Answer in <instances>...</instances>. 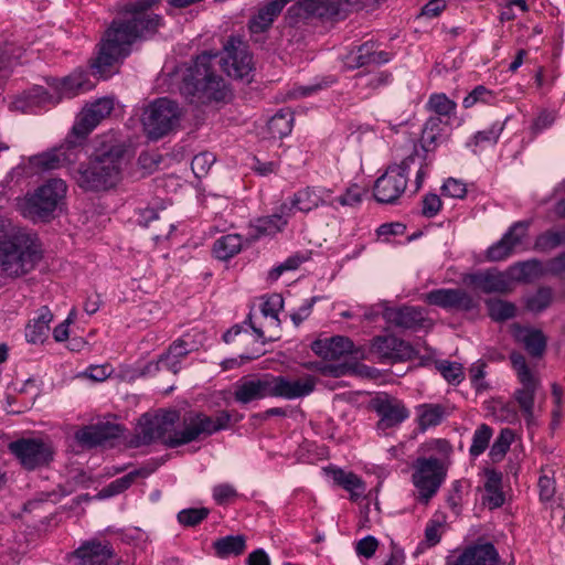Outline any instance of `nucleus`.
Segmentation results:
<instances>
[{
  "instance_id": "nucleus-1",
  "label": "nucleus",
  "mask_w": 565,
  "mask_h": 565,
  "mask_svg": "<svg viewBox=\"0 0 565 565\" xmlns=\"http://www.w3.org/2000/svg\"><path fill=\"white\" fill-rule=\"evenodd\" d=\"M156 0H136L114 19L102 38L97 56L92 61V74L108 78L118 72V64L131 52V45L153 34L161 21L160 15L149 12Z\"/></svg>"
},
{
  "instance_id": "nucleus-2",
  "label": "nucleus",
  "mask_w": 565,
  "mask_h": 565,
  "mask_svg": "<svg viewBox=\"0 0 565 565\" xmlns=\"http://www.w3.org/2000/svg\"><path fill=\"white\" fill-rule=\"evenodd\" d=\"M127 161V148L124 143L102 142L89 161L77 168L75 180L86 191L108 190L119 182Z\"/></svg>"
},
{
  "instance_id": "nucleus-3",
  "label": "nucleus",
  "mask_w": 565,
  "mask_h": 565,
  "mask_svg": "<svg viewBox=\"0 0 565 565\" xmlns=\"http://www.w3.org/2000/svg\"><path fill=\"white\" fill-rule=\"evenodd\" d=\"M216 57L217 54L204 52L186 70L180 90L191 103L225 102L230 97L224 78L212 70V60Z\"/></svg>"
},
{
  "instance_id": "nucleus-4",
  "label": "nucleus",
  "mask_w": 565,
  "mask_h": 565,
  "mask_svg": "<svg viewBox=\"0 0 565 565\" xmlns=\"http://www.w3.org/2000/svg\"><path fill=\"white\" fill-rule=\"evenodd\" d=\"M36 237L18 231L11 235L0 230V267L8 277H19L32 270L41 259Z\"/></svg>"
},
{
  "instance_id": "nucleus-5",
  "label": "nucleus",
  "mask_w": 565,
  "mask_h": 565,
  "mask_svg": "<svg viewBox=\"0 0 565 565\" xmlns=\"http://www.w3.org/2000/svg\"><path fill=\"white\" fill-rule=\"evenodd\" d=\"M412 166H417L415 191L422 188L427 174L426 158L417 151L407 156L399 164L390 166L374 184V198L379 203L393 204L404 193L407 185V174Z\"/></svg>"
},
{
  "instance_id": "nucleus-6",
  "label": "nucleus",
  "mask_w": 565,
  "mask_h": 565,
  "mask_svg": "<svg viewBox=\"0 0 565 565\" xmlns=\"http://www.w3.org/2000/svg\"><path fill=\"white\" fill-rule=\"evenodd\" d=\"M242 418L243 415L237 412L228 411H218L213 416L196 413L184 419L182 430L177 433L168 444L172 447L189 444L201 436H211L220 430L228 429L233 423H238Z\"/></svg>"
},
{
  "instance_id": "nucleus-7",
  "label": "nucleus",
  "mask_w": 565,
  "mask_h": 565,
  "mask_svg": "<svg viewBox=\"0 0 565 565\" xmlns=\"http://www.w3.org/2000/svg\"><path fill=\"white\" fill-rule=\"evenodd\" d=\"M67 185L62 179H50L29 194L21 205L22 213L32 221L50 220L65 198Z\"/></svg>"
},
{
  "instance_id": "nucleus-8",
  "label": "nucleus",
  "mask_w": 565,
  "mask_h": 565,
  "mask_svg": "<svg viewBox=\"0 0 565 565\" xmlns=\"http://www.w3.org/2000/svg\"><path fill=\"white\" fill-rule=\"evenodd\" d=\"M181 108L168 98H158L151 103L142 116V125L147 136L158 140L173 130L180 122Z\"/></svg>"
},
{
  "instance_id": "nucleus-9",
  "label": "nucleus",
  "mask_w": 565,
  "mask_h": 565,
  "mask_svg": "<svg viewBox=\"0 0 565 565\" xmlns=\"http://www.w3.org/2000/svg\"><path fill=\"white\" fill-rule=\"evenodd\" d=\"M412 481L417 490V499L423 503L437 493L447 476V468L436 457H419L412 465Z\"/></svg>"
},
{
  "instance_id": "nucleus-10",
  "label": "nucleus",
  "mask_w": 565,
  "mask_h": 565,
  "mask_svg": "<svg viewBox=\"0 0 565 565\" xmlns=\"http://www.w3.org/2000/svg\"><path fill=\"white\" fill-rule=\"evenodd\" d=\"M180 414L175 409L160 411L154 415L143 414L136 428V444L149 445L156 440L161 439L167 446L179 430H175L172 435H168L179 420ZM182 429H180L181 431ZM171 448H173L171 446Z\"/></svg>"
},
{
  "instance_id": "nucleus-11",
  "label": "nucleus",
  "mask_w": 565,
  "mask_h": 565,
  "mask_svg": "<svg viewBox=\"0 0 565 565\" xmlns=\"http://www.w3.org/2000/svg\"><path fill=\"white\" fill-rule=\"evenodd\" d=\"M218 64L230 77L250 81L249 76L254 71L253 57L241 40L231 38L227 41Z\"/></svg>"
},
{
  "instance_id": "nucleus-12",
  "label": "nucleus",
  "mask_w": 565,
  "mask_h": 565,
  "mask_svg": "<svg viewBox=\"0 0 565 565\" xmlns=\"http://www.w3.org/2000/svg\"><path fill=\"white\" fill-rule=\"evenodd\" d=\"M67 139L64 145L51 151L33 156L29 159L30 166L36 171H50L76 163L83 152L82 140Z\"/></svg>"
},
{
  "instance_id": "nucleus-13",
  "label": "nucleus",
  "mask_w": 565,
  "mask_h": 565,
  "mask_svg": "<svg viewBox=\"0 0 565 565\" xmlns=\"http://www.w3.org/2000/svg\"><path fill=\"white\" fill-rule=\"evenodd\" d=\"M9 450L28 470H34L52 460V450L38 438H20L9 444Z\"/></svg>"
},
{
  "instance_id": "nucleus-14",
  "label": "nucleus",
  "mask_w": 565,
  "mask_h": 565,
  "mask_svg": "<svg viewBox=\"0 0 565 565\" xmlns=\"http://www.w3.org/2000/svg\"><path fill=\"white\" fill-rule=\"evenodd\" d=\"M370 405L379 416L377 429L383 431L397 427L409 417V412L404 403L386 393L374 396Z\"/></svg>"
},
{
  "instance_id": "nucleus-15",
  "label": "nucleus",
  "mask_w": 565,
  "mask_h": 565,
  "mask_svg": "<svg viewBox=\"0 0 565 565\" xmlns=\"http://www.w3.org/2000/svg\"><path fill=\"white\" fill-rule=\"evenodd\" d=\"M72 558L74 565H119L121 562L109 542L96 539L84 542Z\"/></svg>"
},
{
  "instance_id": "nucleus-16",
  "label": "nucleus",
  "mask_w": 565,
  "mask_h": 565,
  "mask_svg": "<svg viewBox=\"0 0 565 565\" xmlns=\"http://www.w3.org/2000/svg\"><path fill=\"white\" fill-rule=\"evenodd\" d=\"M351 6V0H302L292 6L289 13L303 18L341 19L345 17Z\"/></svg>"
},
{
  "instance_id": "nucleus-17",
  "label": "nucleus",
  "mask_w": 565,
  "mask_h": 565,
  "mask_svg": "<svg viewBox=\"0 0 565 565\" xmlns=\"http://www.w3.org/2000/svg\"><path fill=\"white\" fill-rule=\"evenodd\" d=\"M114 109L111 98H99L87 105L78 115L76 122L72 129V136L85 139L86 136Z\"/></svg>"
},
{
  "instance_id": "nucleus-18",
  "label": "nucleus",
  "mask_w": 565,
  "mask_h": 565,
  "mask_svg": "<svg viewBox=\"0 0 565 565\" xmlns=\"http://www.w3.org/2000/svg\"><path fill=\"white\" fill-rule=\"evenodd\" d=\"M273 397L271 374L242 377L235 384L234 398L241 404Z\"/></svg>"
},
{
  "instance_id": "nucleus-19",
  "label": "nucleus",
  "mask_w": 565,
  "mask_h": 565,
  "mask_svg": "<svg viewBox=\"0 0 565 565\" xmlns=\"http://www.w3.org/2000/svg\"><path fill=\"white\" fill-rule=\"evenodd\" d=\"M316 387V379L312 375L288 377L271 374L273 397L296 399L308 396Z\"/></svg>"
},
{
  "instance_id": "nucleus-20",
  "label": "nucleus",
  "mask_w": 565,
  "mask_h": 565,
  "mask_svg": "<svg viewBox=\"0 0 565 565\" xmlns=\"http://www.w3.org/2000/svg\"><path fill=\"white\" fill-rule=\"evenodd\" d=\"M425 301L446 310L471 311L477 307L473 298L462 289H435L425 295Z\"/></svg>"
},
{
  "instance_id": "nucleus-21",
  "label": "nucleus",
  "mask_w": 565,
  "mask_h": 565,
  "mask_svg": "<svg viewBox=\"0 0 565 565\" xmlns=\"http://www.w3.org/2000/svg\"><path fill=\"white\" fill-rule=\"evenodd\" d=\"M499 563L500 555L494 545L479 540L466 546L450 565H498Z\"/></svg>"
},
{
  "instance_id": "nucleus-22",
  "label": "nucleus",
  "mask_w": 565,
  "mask_h": 565,
  "mask_svg": "<svg viewBox=\"0 0 565 565\" xmlns=\"http://www.w3.org/2000/svg\"><path fill=\"white\" fill-rule=\"evenodd\" d=\"M121 433L122 429L119 425L102 422L82 427L75 433V439L82 447L93 448L110 439L118 438Z\"/></svg>"
},
{
  "instance_id": "nucleus-23",
  "label": "nucleus",
  "mask_w": 565,
  "mask_h": 565,
  "mask_svg": "<svg viewBox=\"0 0 565 565\" xmlns=\"http://www.w3.org/2000/svg\"><path fill=\"white\" fill-rule=\"evenodd\" d=\"M391 60V54L379 50V44L372 40L362 43L350 51L344 63L350 68H359L369 65H381Z\"/></svg>"
},
{
  "instance_id": "nucleus-24",
  "label": "nucleus",
  "mask_w": 565,
  "mask_h": 565,
  "mask_svg": "<svg viewBox=\"0 0 565 565\" xmlns=\"http://www.w3.org/2000/svg\"><path fill=\"white\" fill-rule=\"evenodd\" d=\"M330 193L331 191L324 188L307 186L298 190L289 201H285L282 204L289 207L291 216L296 211L309 213L320 205L326 204V200L330 196Z\"/></svg>"
},
{
  "instance_id": "nucleus-25",
  "label": "nucleus",
  "mask_w": 565,
  "mask_h": 565,
  "mask_svg": "<svg viewBox=\"0 0 565 565\" xmlns=\"http://www.w3.org/2000/svg\"><path fill=\"white\" fill-rule=\"evenodd\" d=\"M529 227L527 222H516L502 238L490 246L487 250V257L491 262H500L508 258L514 248L522 243Z\"/></svg>"
},
{
  "instance_id": "nucleus-26",
  "label": "nucleus",
  "mask_w": 565,
  "mask_h": 565,
  "mask_svg": "<svg viewBox=\"0 0 565 565\" xmlns=\"http://www.w3.org/2000/svg\"><path fill=\"white\" fill-rule=\"evenodd\" d=\"M383 317L388 323L409 330L425 328L428 322L424 310L417 307L386 308Z\"/></svg>"
},
{
  "instance_id": "nucleus-27",
  "label": "nucleus",
  "mask_w": 565,
  "mask_h": 565,
  "mask_svg": "<svg viewBox=\"0 0 565 565\" xmlns=\"http://www.w3.org/2000/svg\"><path fill=\"white\" fill-rule=\"evenodd\" d=\"M193 350L194 345L185 337L178 339L170 344L168 351L161 354L156 363H149L147 370L150 372L153 366L154 370L164 369L177 374L180 371L181 360Z\"/></svg>"
},
{
  "instance_id": "nucleus-28",
  "label": "nucleus",
  "mask_w": 565,
  "mask_h": 565,
  "mask_svg": "<svg viewBox=\"0 0 565 565\" xmlns=\"http://www.w3.org/2000/svg\"><path fill=\"white\" fill-rule=\"evenodd\" d=\"M353 342L345 337H333L326 340H316L311 344L312 351L326 360H340L353 350Z\"/></svg>"
},
{
  "instance_id": "nucleus-29",
  "label": "nucleus",
  "mask_w": 565,
  "mask_h": 565,
  "mask_svg": "<svg viewBox=\"0 0 565 565\" xmlns=\"http://www.w3.org/2000/svg\"><path fill=\"white\" fill-rule=\"evenodd\" d=\"M372 351L391 360H403L409 355V345L394 335H379L372 341Z\"/></svg>"
},
{
  "instance_id": "nucleus-30",
  "label": "nucleus",
  "mask_w": 565,
  "mask_h": 565,
  "mask_svg": "<svg viewBox=\"0 0 565 565\" xmlns=\"http://www.w3.org/2000/svg\"><path fill=\"white\" fill-rule=\"evenodd\" d=\"M290 218L289 207L281 203L271 215L256 220L254 225L256 237L275 235L281 232L287 226Z\"/></svg>"
},
{
  "instance_id": "nucleus-31",
  "label": "nucleus",
  "mask_w": 565,
  "mask_h": 565,
  "mask_svg": "<svg viewBox=\"0 0 565 565\" xmlns=\"http://www.w3.org/2000/svg\"><path fill=\"white\" fill-rule=\"evenodd\" d=\"M471 282L486 294H508L512 290V281L502 273H477L472 275Z\"/></svg>"
},
{
  "instance_id": "nucleus-32",
  "label": "nucleus",
  "mask_w": 565,
  "mask_h": 565,
  "mask_svg": "<svg viewBox=\"0 0 565 565\" xmlns=\"http://www.w3.org/2000/svg\"><path fill=\"white\" fill-rule=\"evenodd\" d=\"M291 0H273L262 7L249 21L252 33H263L270 28L276 17Z\"/></svg>"
},
{
  "instance_id": "nucleus-33",
  "label": "nucleus",
  "mask_w": 565,
  "mask_h": 565,
  "mask_svg": "<svg viewBox=\"0 0 565 565\" xmlns=\"http://www.w3.org/2000/svg\"><path fill=\"white\" fill-rule=\"evenodd\" d=\"M54 86L60 97H73L79 93L90 90L95 84L89 81L87 72L76 71L61 81L54 79Z\"/></svg>"
},
{
  "instance_id": "nucleus-34",
  "label": "nucleus",
  "mask_w": 565,
  "mask_h": 565,
  "mask_svg": "<svg viewBox=\"0 0 565 565\" xmlns=\"http://www.w3.org/2000/svg\"><path fill=\"white\" fill-rule=\"evenodd\" d=\"M53 315L47 307L39 310L38 317L32 319L25 328L26 341L33 344L43 343L50 331Z\"/></svg>"
},
{
  "instance_id": "nucleus-35",
  "label": "nucleus",
  "mask_w": 565,
  "mask_h": 565,
  "mask_svg": "<svg viewBox=\"0 0 565 565\" xmlns=\"http://www.w3.org/2000/svg\"><path fill=\"white\" fill-rule=\"evenodd\" d=\"M520 382L522 387L514 392V398L526 420L531 422L534 415V398L539 382L535 379Z\"/></svg>"
},
{
  "instance_id": "nucleus-36",
  "label": "nucleus",
  "mask_w": 565,
  "mask_h": 565,
  "mask_svg": "<svg viewBox=\"0 0 565 565\" xmlns=\"http://www.w3.org/2000/svg\"><path fill=\"white\" fill-rule=\"evenodd\" d=\"M215 554L220 558L237 556L244 553L246 540L244 535H228L221 537L213 543Z\"/></svg>"
},
{
  "instance_id": "nucleus-37",
  "label": "nucleus",
  "mask_w": 565,
  "mask_h": 565,
  "mask_svg": "<svg viewBox=\"0 0 565 565\" xmlns=\"http://www.w3.org/2000/svg\"><path fill=\"white\" fill-rule=\"evenodd\" d=\"M294 113L289 108L278 110L267 122L268 132L273 138L281 139L291 132Z\"/></svg>"
},
{
  "instance_id": "nucleus-38",
  "label": "nucleus",
  "mask_w": 565,
  "mask_h": 565,
  "mask_svg": "<svg viewBox=\"0 0 565 565\" xmlns=\"http://www.w3.org/2000/svg\"><path fill=\"white\" fill-rule=\"evenodd\" d=\"M243 245V238L238 234H227L217 238L213 245V253L216 258L226 260L235 256Z\"/></svg>"
},
{
  "instance_id": "nucleus-39",
  "label": "nucleus",
  "mask_w": 565,
  "mask_h": 565,
  "mask_svg": "<svg viewBox=\"0 0 565 565\" xmlns=\"http://www.w3.org/2000/svg\"><path fill=\"white\" fill-rule=\"evenodd\" d=\"M416 411L422 430L439 425L446 415L445 407L440 404H422Z\"/></svg>"
},
{
  "instance_id": "nucleus-40",
  "label": "nucleus",
  "mask_w": 565,
  "mask_h": 565,
  "mask_svg": "<svg viewBox=\"0 0 565 565\" xmlns=\"http://www.w3.org/2000/svg\"><path fill=\"white\" fill-rule=\"evenodd\" d=\"M502 475L495 470H486L484 490L487 501L491 508H499L504 503V495L501 491Z\"/></svg>"
},
{
  "instance_id": "nucleus-41",
  "label": "nucleus",
  "mask_w": 565,
  "mask_h": 565,
  "mask_svg": "<svg viewBox=\"0 0 565 565\" xmlns=\"http://www.w3.org/2000/svg\"><path fill=\"white\" fill-rule=\"evenodd\" d=\"M331 473L333 481L351 493V499L356 500L363 494L364 484L356 475L342 469H332Z\"/></svg>"
},
{
  "instance_id": "nucleus-42",
  "label": "nucleus",
  "mask_w": 565,
  "mask_h": 565,
  "mask_svg": "<svg viewBox=\"0 0 565 565\" xmlns=\"http://www.w3.org/2000/svg\"><path fill=\"white\" fill-rule=\"evenodd\" d=\"M147 476H149V471L147 469H136L110 482L102 490V492L104 497H113L127 490L136 481L137 478H145Z\"/></svg>"
},
{
  "instance_id": "nucleus-43",
  "label": "nucleus",
  "mask_w": 565,
  "mask_h": 565,
  "mask_svg": "<svg viewBox=\"0 0 565 565\" xmlns=\"http://www.w3.org/2000/svg\"><path fill=\"white\" fill-rule=\"evenodd\" d=\"M488 313L494 321H505L515 316L516 307L509 301L491 298L486 301Z\"/></svg>"
},
{
  "instance_id": "nucleus-44",
  "label": "nucleus",
  "mask_w": 565,
  "mask_h": 565,
  "mask_svg": "<svg viewBox=\"0 0 565 565\" xmlns=\"http://www.w3.org/2000/svg\"><path fill=\"white\" fill-rule=\"evenodd\" d=\"M522 341L532 356H541L546 349V338L541 330H525Z\"/></svg>"
},
{
  "instance_id": "nucleus-45",
  "label": "nucleus",
  "mask_w": 565,
  "mask_h": 565,
  "mask_svg": "<svg viewBox=\"0 0 565 565\" xmlns=\"http://www.w3.org/2000/svg\"><path fill=\"white\" fill-rule=\"evenodd\" d=\"M513 439L514 434L511 429L504 428L500 431V435L494 440L489 452V456L493 462H499L502 460V458L509 450Z\"/></svg>"
},
{
  "instance_id": "nucleus-46",
  "label": "nucleus",
  "mask_w": 565,
  "mask_h": 565,
  "mask_svg": "<svg viewBox=\"0 0 565 565\" xmlns=\"http://www.w3.org/2000/svg\"><path fill=\"white\" fill-rule=\"evenodd\" d=\"M491 437V427L486 424L480 425L473 434L472 444L469 449L470 455L472 457L480 456L488 448Z\"/></svg>"
},
{
  "instance_id": "nucleus-47",
  "label": "nucleus",
  "mask_w": 565,
  "mask_h": 565,
  "mask_svg": "<svg viewBox=\"0 0 565 565\" xmlns=\"http://www.w3.org/2000/svg\"><path fill=\"white\" fill-rule=\"evenodd\" d=\"M553 299V290L550 287H540L535 294L526 298V308L534 312L546 309Z\"/></svg>"
},
{
  "instance_id": "nucleus-48",
  "label": "nucleus",
  "mask_w": 565,
  "mask_h": 565,
  "mask_svg": "<svg viewBox=\"0 0 565 565\" xmlns=\"http://www.w3.org/2000/svg\"><path fill=\"white\" fill-rule=\"evenodd\" d=\"M565 242L564 232L546 231L537 236L534 248L540 252H548Z\"/></svg>"
},
{
  "instance_id": "nucleus-49",
  "label": "nucleus",
  "mask_w": 565,
  "mask_h": 565,
  "mask_svg": "<svg viewBox=\"0 0 565 565\" xmlns=\"http://www.w3.org/2000/svg\"><path fill=\"white\" fill-rule=\"evenodd\" d=\"M436 367L450 384H459L465 377L462 366L457 362L439 361L436 363Z\"/></svg>"
},
{
  "instance_id": "nucleus-50",
  "label": "nucleus",
  "mask_w": 565,
  "mask_h": 565,
  "mask_svg": "<svg viewBox=\"0 0 565 565\" xmlns=\"http://www.w3.org/2000/svg\"><path fill=\"white\" fill-rule=\"evenodd\" d=\"M61 97L54 98L45 88L35 86L24 93V99L29 107L42 106L47 103H57Z\"/></svg>"
},
{
  "instance_id": "nucleus-51",
  "label": "nucleus",
  "mask_w": 565,
  "mask_h": 565,
  "mask_svg": "<svg viewBox=\"0 0 565 565\" xmlns=\"http://www.w3.org/2000/svg\"><path fill=\"white\" fill-rule=\"evenodd\" d=\"M428 106L433 111L441 116H449L456 109V103L445 94H434L429 97Z\"/></svg>"
},
{
  "instance_id": "nucleus-52",
  "label": "nucleus",
  "mask_w": 565,
  "mask_h": 565,
  "mask_svg": "<svg viewBox=\"0 0 565 565\" xmlns=\"http://www.w3.org/2000/svg\"><path fill=\"white\" fill-rule=\"evenodd\" d=\"M209 515V510L201 509H184L178 513V521L185 526H195L201 523Z\"/></svg>"
},
{
  "instance_id": "nucleus-53",
  "label": "nucleus",
  "mask_w": 565,
  "mask_h": 565,
  "mask_svg": "<svg viewBox=\"0 0 565 565\" xmlns=\"http://www.w3.org/2000/svg\"><path fill=\"white\" fill-rule=\"evenodd\" d=\"M215 162V157L211 152H201L192 159L191 169L195 177L201 178L207 173L212 164Z\"/></svg>"
},
{
  "instance_id": "nucleus-54",
  "label": "nucleus",
  "mask_w": 565,
  "mask_h": 565,
  "mask_svg": "<svg viewBox=\"0 0 565 565\" xmlns=\"http://www.w3.org/2000/svg\"><path fill=\"white\" fill-rule=\"evenodd\" d=\"M284 307V299L280 295L274 294L269 296L262 305V313L265 318H271L277 323L278 320V313Z\"/></svg>"
},
{
  "instance_id": "nucleus-55",
  "label": "nucleus",
  "mask_w": 565,
  "mask_h": 565,
  "mask_svg": "<svg viewBox=\"0 0 565 565\" xmlns=\"http://www.w3.org/2000/svg\"><path fill=\"white\" fill-rule=\"evenodd\" d=\"M502 130H503V124L494 122L488 129L478 131L475 135V142H476V145H481V143L494 145L498 141Z\"/></svg>"
},
{
  "instance_id": "nucleus-56",
  "label": "nucleus",
  "mask_w": 565,
  "mask_h": 565,
  "mask_svg": "<svg viewBox=\"0 0 565 565\" xmlns=\"http://www.w3.org/2000/svg\"><path fill=\"white\" fill-rule=\"evenodd\" d=\"M441 193L449 198L463 199L467 193L466 183L461 180L449 178L444 182Z\"/></svg>"
},
{
  "instance_id": "nucleus-57",
  "label": "nucleus",
  "mask_w": 565,
  "mask_h": 565,
  "mask_svg": "<svg viewBox=\"0 0 565 565\" xmlns=\"http://www.w3.org/2000/svg\"><path fill=\"white\" fill-rule=\"evenodd\" d=\"M441 205V200L437 194H426L422 201V214L428 218L434 217L440 211Z\"/></svg>"
},
{
  "instance_id": "nucleus-58",
  "label": "nucleus",
  "mask_w": 565,
  "mask_h": 565,
  "mask_svg": "<svg viewBox=\"0 0 565 565\" xmlns=\"http://www.w3.org/2000/svg\"><path fill=\"white\" fill-rule=\"evenodd\" d=\"M363 193L364 190L361 186L353 184L337 201L343 206H356L361 203Z\"/></svg>"
},
{
  "instance_id": "nucleus-59",
  "label": "nucleus",
  "mask_w": 565,
  "mask_h": 565,
  "mask_svg": "<svg viewBox=\"0 0 565 565\" xmlns=\"http://www.w3.org/2000/svg\"><path fill=\"white\" fill-rule=\"evenodd\" d=\"M555 118L556 114L554 111L547 109L541 110L533 121L532 131L536 135L550 128L554 124Z\"/></svg>"
},
{
  "instance_id": "nucleus-60",
  "label": "nucleus",
  "mask_w": 565,
  "mask_h": 565,
  "mask_svg": "<svg viewBox=\"0 0 565 565\" xmlns=\"http://www.w3.org/2000/svg\"><path fill=\"white\" fill-rule=\"evenodd\" d=\"M441 120L438 117H430L423 128V140L425 142H435L441 132Z\"/></svg>"
},
{
  "instance_id": "nucleus-61",
  "label": "nucleus",
  "mask_w": 565,
  "mask_h": 565,
  "mask_svg": "<svg viewBox=\"0 0 565 565\" xmlns=\"http://www.w3.org/2000/svg\"><path fill=\"white\" fill-rule=\"evenodd\" d=\"M235 497H237V491L230 483H221L213 488V498L218 504H224Z\"/></svg>"
},
{
  "instance_id": "nucleus-62",
  "label": "nucleus",
  "mask_w": 565,
  "mask_h": 565,
  "mask_svg": "<svg viewBox=\"0 0 565 565\" xmlns=\"http://www.w3.org/2000/svg\"><path fill=\"white\" fill-rule=\"evenodd\" d=\"M512 364L518 373L519 381L533 380L531 371L527 367L526 361L522 354H511Z\"/></svg>"
},
{
  "instance_id": "nucleus-63",
  "label": "nucleus",
  "mask_w": 565,
  "mask_h": 565,
  "mask_svg": "<svg viewBox=\"0 0 565 565\" xmlns=\"http://www.w3.org/2000/svg\"><path fill=\"white\" fill-rule=\"evenodd\" d=\"M377 546V540L374 536L369 535L358 542L356 553L361 556L370 558L375 554Z\"/></svg>"
},
{
  "instance_id": "nucleus-64",
  "label": "nucleus",
  "mask_w": 565,
  "mask_h": 565,
  "mask_svg": "<svg viewBox=\"0 0 565 565\" xmlns=\"http://www.w3.org/2000/svg\"><path fill=\"white\" fill-rule=\"evenodd\" d=\"M520 269V279H530L536 276L541 271V263L536 259L520 263L518 265Z\"/></svg>"
}]
</instances>
